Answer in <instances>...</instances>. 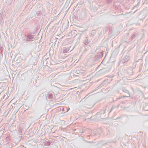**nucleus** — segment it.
Returning a JSON list of instances; mask_svg holds the SVG:
<instances>
[{"label":"nucleus","instance_id":"obj_1","mask_svg":"<svg viewBox=\"0 0 148 148\" xmlns=\"http://www.w3.org/2000/svg\"><path fill=\"white\" fill-rule=\"evenodd\" d=\"M112 62L109 63V66L108 67L100 69L96 73V75L99 76L104 75L108 71L112 66Z\"/></svg>","mask_w":148,"mask_h":148},{"label":"nucleus","instance_id":"obj_3","mask_svg":"<svg viewBox=\"0 0 148 148\" xmlns=\"http://www.w3.org/2000/svg\"><path fill=\"white\" fill-rule=\"evenodd\" d=\"M130 59L129 56H125L121 60L120 63L122 64H125Z\"/></svg>","mask_w":148,"mask_h":148},{"label":"nucleus","instance_id":"obj_5","mask_svg":"<svg viewBox=\"0 0 148 148\" xmlns=\"http://www.w3.org/2000/svg\"><path fill=\"white\" fill-rule=\"evenodd\" d=\"M54 95V93L52 92H49L46 96V99L48 100L50 99H53Z\"/></svg>","mask_w":148,"mask_h":148},{"label":"nucleus","instance_id":"obj_15","mask_svg":"<svg viewBox=\"0 0 148 148\" xmlns=\"http://www.w3.org/2000/svg\"><path fill=\"white\" fill-rule=\"evenodd\" d=\"M68 47L69 49V52H71L72 50H73V49H74V47L73 46H67Z\"/></svg>","mask_w":148,"mask_h":148},{"label":"nucleus","instance_id":"obj_18","mask_svg":"<svg viewBox=\"0 0 148 148\" xmlns=\"http://www.w3.org/2000/svg\"><path fill=\"white\" fill-rule=\"evenodd\" d=\"M35 31H30L29 32V34H31V35L34 34H35Z\"/></svg>","mask_w":148,"mask_h":148},{"label":"nucleus","instance_id":"obj_8","mask_svg":"<svg viewBox=\"0 0 148 148\" xmlns=\"http://www.w3.org/2000/svg\"><path fill=\"white\" fill-rule=\"evenodd\" d=\"M106 110V109H103V110L97 112V115L98 116L100 115V117H101L102 116V115L104 114L105 113Z\"/></svg>","mask_w":148,"mask_h":148},{"label":"nucleus","instance_id":"obj_24","mask_svg":"<svg viewBox=\"0 0 148 148\" xmlns=\"http://www.w3.org/2000/svg\"><path fill=\"white\" fill-rule=\"evenodd\" d=\"M10 139V138L9 136H8L6 137V139L7 140H9Z\"/></svg>","mask_w":148,"mask_h":148},{"label":"nucleus","instance_id":"obj_20","mask_svg":"<svg viewBox=\"0 0 148 148\" xmlns=\"http://www.w3.org/2000/svg\"><path fill=\"white\" fill-rule=\"evenodd\" d=\"M3 47H0V53L1 54H3Z\"/></svg>","mask_w":148,"mask_h":148},{"label":"nucleus","instance_id":"obj_25","mask_svg":"<svg viewBox=\"0 0 148 148\" xmlns=\"http://www.w3.org/2000/svg\"><path fill=\"white\" fill-rule=\"evenodd\" d=\"M90 135H87L86 136L87 137V138L88 139H89L90 138Z\"/></svg>","mask_w":148,"mask_h":148},{"label":"nucleus","instance_id":"obj_29","mask_svg":"<svg viewBox=\"0 0 148 148\" xmlns=\"http://www.w3.org/2000/svg\"><path fill=\"white\" fill-rule=\"evenodd\" d=\"M145 60L146 61L148 62V56L146 57Z\"/></svg>","mask_w":148,"mask_h":148},{"label":"nucleus","instance_id":"obj_34","mask_svg":"<svg viewBox=\"0 0 148 148\" xmlns=\"http://www.w3.org/2000/svg\"><path fill=\"white\" fill-rule=\"evenodd\" d=\"M99 67H100V66H99L98 67H97V69H98Z\"/></svg>","mask_w":148,"mask_h":148},{"label":"nucleus","instance_id":"obj_32","mask_svg":"<svg viewBox=\"0 0 148 148\" xmlns=\"http://www.w3.org/2000/svg\"><path fill=\"white\" fill-rule=\"evenodd\" d=\"M85 97L83 98L81 101H85V100L84 99Z\"/></svg>","mask_w":148,"mask_h":148},{"label":"nucleus","instance_id":"obj_23","mask_svg":"<svg viewBox=\"0 0 148 148\" xmlns=\"http://www.w3.org/2000/svg\"><path fill=\"white\" fill-rule=\"evenodd\" d=\"M15 64L18 66L20 65V62H17L15 63Z\"/></svg>","mask_w":148,"mask_h":148},{"label":"nucleus","instance_id":"obj_30","mask_svg":"<svg viewBox=\"0 0 148 148\" xmlns=\"http://www.w3.org/2000/svg\"><path fill=\"white\" fill-rule=\"evenodd\" d=\"M108 77H110L112 78L113 77H114V76H113V75H111L110 76H108Z\"/></svg>","mask_w":148,"mask_h":148},{"label":"nucleus","instance_id":"obj_10","mask_svg":"<svg viewBox=\"0 0 148 148\" xmlns=\"http://www.w3.org/2000/svg\"><path fill=\"white\" fill-rule=\"evenodd\" d=\"M90 135V136H94L97 135V131L96 130H91L90 133H89Z\"/></svg>","mask_w":148,"mask_h":148},{"label":"nucleus","instance_id":"obj_16","mask_svg":"<svg viewBox=\"0 0 148 148\" xmlns=\"http://www.w3.org/2000/svg\"><path fill=\"white\" fill-rule=\"evenodd\" d=\"M122 90L123 92L127 93L128 94V93H130L125 88H123L122 89Z\"/></svg>","mask_w":148,"mask_h":148},{"label":"nucleus","instance_id":"obj_28","mask_svg":"<svg viewBox=\"0 0 148 148\" xmlns=\"http://www.w3.org/2000/svg\"><path fill=\"white\" fill-rule=\"evenodd\" d=\"M114 108H113V107H112L110 109V111L109 112H112V110H114Z\"/></svg>","mask_w":148,"mask_h":148},{"label":"nucleus","instance_id":"obj_14","mask_svg":"<svg viewBox=\"0 0 148 148\" xmlns=\"http://www.w3.org/2000/svg\"><path fill=\"white\" fill-rule=\"evenodd\" d=\"M143 108L145 111H148V103L146 104Z\"/></svg>","mask_w":148,"mask_h":148},{"label":"nucleus","instance_id":"obj_36","mask_svg":"<svg viewBox=\"0 0 148 148\" xmlns=\"http://www.w3.org/2000/svg\"><path fill=\"white\" fill-rule=\"evenodd\" d=\"M99 50V49H97L96 50V52H97V51L98 50Z\"/></svg>","mask_w":148,"mask_h":148},{"label":"nucleus","instance_id":"obj_22","mask_svg":"<svg viewBox=\"0 0 148 148\" xmlns=\"http://www.w3.org/2000/svg\"><path fill=\"white\" fill-rule=\"evenodd\" d=\"M95 32V30H92L91 32V33L90 34V36H93L94 35V34H92V33L93 32Z\"/></svg>","mask_w":148,"mask_h":148},{"label":"nucleus","instance_id":"obj_35","mask_svg":"<svg viewBox=\"0 0 148 148\" xmlns=\"http://www.w3.org/2000/svg\"><path fill=\"white\" fill-rule=\"evenodd\" d=\"M47 3L48 4H50V3L49 2H47Z\"/></svg>","mask_w":148,"mask_h":148},{"label":"nucleus","instance_id":"obj_2","mask_svg":"<svg viewBox=\"0 0 148 148\" xmlns=\"http://www.w3.org/2000/svg\"><path fill=\"white\" fill-rule=\"evenodd\" d=\"M34 37V35L28 34L27 35L25 36V38L23 41L24 42L26 43L28 41H33L35 39Z\"/></svg>","mask_w":148,"mask_h":148},{"label":"nucleus","instance_id":"obj_12","mask_svg":"<svg viewBox=\"0 0 148 148\" xmlns=\"http://www.w3.org/2000/svg\"><path fill=\"white\" fill-rule=\"evenodd\" d=\"M128 96H121L120 97H119L118 98H116V100L115 101H116L119 99L121 98H124L126 97H128L130 96V93H128Z\"/></svg>","mask_w":148,"mask_h":148},{"label":"nucleus","instance_id":"obj_11","mask_svg":"<svg viewBox=\"0 0 148 148\" xmlns=\"http://www.w3.org/2000/svg\"><path fill=\"white\" fill-rule=\"evenodd\" d=\"M53 144V143L50 142V141H45V145L47 146H49L50 145H52Z\"/></svg>","mask_w":148,"mask_h":148},{"label":"nucleus","instance_id":"obj_17","mask_svg":"<svg viewBox=\"0 0 148 148\" xmlns=\"http://www.w3.org/2000/svg\"><path fill=\"white\" fill-rule=\"evenodd\" d=\"M107 31L108 29L107 28H105L103 29V32L104 34L106 33L107 32Z\"/></svg>","mask_w":148,"mask_h":148},{"label":"nucleus","instance_id":"obj_31","mask_svg":"<svg viewBox=\"0 0 148 148\" xmlns=\"http://www.w3.org/2000/svg\"><path fill=\"white\" fill-rule=\"evenodd\" d=\"M145 2L146 3H148V0H145Z\"/></svg>","mask_w":148,"mask_h":148},{"label":"nucleus","instance_id":"obj_27","mask_svg":"<svg viewBox=\"0 0 148 148\" xmlns=\"http://www.w3.org/2000/svg\"><path fill=\"white\" fill-rule=\"evenodd\" d=\"M87 143H95L94 142H93V141H87Z\"/></svg>","mask_w":148,"mask_h":148},{"label":"nucleus","instance_id":"obj_19","mask_svg":"<svg viewBox=\"0 0 148 148\" xmlns=\"http://www.w3.org/2000/svg\"><path fill=\"white\" fill-rule=\"evenodd\" d=\"M112 0H107V3L109 4L112 3Z\"/></svg>","mask_w":148,"mask_h":148},{"label":"nucleus","instance_id":"obj_37","mask_svg":"<svg viewBox=\"0 0 148 148\" xmlns=\"http://www.w3.org/2000/svg\"><path fill=\"white\" fill-rule=\"evenodd\" d=\"M147 51H148V46L147 47Z\"/></svg>","mask_w":148,"mask_h":148},{"label":"nucleus","instance_id":"obj_4","mask_svg":"<svg viewBox=\"0 0 148 148\" xmlns=\"http://www.w3.org/2000/svg\"><path fill=\"white\" fill-rule=\"evenodd\" d=\"M90 41L88 40V36L86 37L83 40V43L84 45V46L85 47V48L86 49V50H87V48L86 47L87 46H85V45H88L90 43Z\"/></svg>","mask_w":148,"mask_h":148},{"label":"nucleus","instance_id":"obj_7","mask_svg":"<svg viewBox=\"0 0 148 148\" xmlns=\"http://www.w3.org/2000/svg\"><path fill=\"white\" fill-rule=\"evenodd\" d=\"M102 53L100 52L97 55H96L94 58L95 61H97L99 59L101 58L103 56Z\"/></svg>","mask_w":148,"mask_h":148},{"label":"nucleus","instance_id":"obj_6","mask_svg":"<svg viewBox=\"0 0 148 148\" xmlns=\"http://www.w3.org/2000/svg\"><path fill=\"white\" fill-rule=\"evenodd\" d=\"M139 35L138 33H135L133 34L131 36L130 40H126L125 42H130L132 41H134L135 39Z\"/></svg>","mask_w":148,"mask_h":148},{"label":"nucleus","instance_id":"obj_21","mask_svg":"<svg viewBox=\"0 0 148 148\" xmlns=\"http://www.w3.org/2000/svg\"><path fill=\"white\" fill-rule=\"evenodd\" d=\"M82 34H80L79 36H78V40H80V38H81V37H82Z\"/></svg>","mask_w":148,"mask_h":148},{"label":"nucleus","instance_id":"obj_9","mask_svg":"<svg viewBox=\"0 0 148 148\" xmlns=\"http://www.w3.org/2000/svg\"><path fill=\"white\" fill-rule=\"evenodd\" d=\"M69 49L68 46H66L65 47H63V48L62 49V51H63V53L68 52H69Z\"/></svg>","mask_w":148,"mask_h":148},{"label":"nucleus","instance_id":"obj_26","mask_svg":"<svg viewBox=\"0 0 148 148\" xmlns=\"http://www.w3.org/2000/svg\"><path fill=\"white\" fill-rule=\"evenodd\" d=\"M105 58H104L102 60V61L101 63V64H100V65H101V64H103V62H104V61L105 60Z\"/></svg>","mask_w":148,"mask_h":148},{"label":"nucleus","instance_id":"obj_33","mask_svg":"<svg viewBox=\"0 0 148 148\" xmlns=\"http://www.w3.org/2000/svg\"><path fill=\"white\" fill-rule=\"evenodd\" d=\"M136 6H134L133 7V9H134V8H136Z\"/></svg>","mask_w":148,"mask_h":148},{"label":"nucleus","instance_id":"obj_38","mask_svg":"<svg viewBox=\"0 0 148 148\" xmlns=\"http://www.w3.org/2000/svg\"><path fill=\"white\" fill-rule=\"evenodd\" d=\"M139 133H142V132H139Z\"/></svg>","mask_w":148,"mask_h":148},{"label":"nucleus","instance_id":"obj_13","mask_svg":"<svg viewBox=\"0 0 148 148\" xmlns=\"http://www.w3.org/2000/svg\"><path fill=\"white\" fill-rule=\"evenodd\" d=\"M112 78L110 77H108L107 78V79L105 80V81L107 82V83H110L111 81H112Z\"/></svg>","mask_w":148,"mask_h":148}]
</instances>
